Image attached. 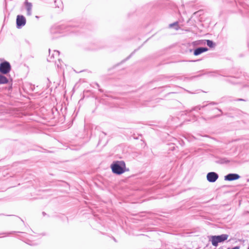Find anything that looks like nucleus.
<instances>
[{
  "label": "nucleus",
  "instance_id": "5",
  "mask_svg": "<svg viewBox=\"0 0 249 249\" xmlns=\"http://www.w3.org/2000/svg\"><path fill=\"white\" fill-rule=\"evenodd\" d=\"M218 178V175L215 172H210L207 175V179L210 182H215Z\"/></svg>",
  "mask_w": 249,
  "mask_h": 249
},
{
  "label": "nucleus",
  "instance_id": "4",
  "mask_svg": "<svg viewBox=\"0 0 249 249\" xmlns=\"http://www.w3.org/2000/svg\"><path fill=\"white\" fill-rule=\"evenodd\" d=\"M26 19L23 16L18 15L17 17L16 23L17 28H19L26 24Z\"/></svg>",
  "mask_w": 249,
  "mask_h": 249
},
{
  "label": "nucleus",
  "instance_id": "10",
  "mask_svg": "<svg viewBox=\"0 0 249 249\" xmlns=\"http://www.w3.org/2000/svg\"><path fill=\"white\" fill-rule=\"evenodd\" d=\"M174 26H176L175 29H176V30H178L179 27H178V23L177 22H174V23L170 24L169 25V27L170 28H172V27H173Z\"/></svg>",
  "mask_w": 249,
  "mask_h": 249
},
{
  "label": "nucleus",
  "instance_id": "6",
  "mask_svg": "<svg viewBox=\"0 0 249 249\" xmlns=\"http://www.w3.org/2000/svg\"><path fill=\"white\" fill-rule=\"evenodd\" d=\"M240 178V176L236 174H229L225 176L224 179L225 180L232 181L237 180Z\"/></svg>",
  "mask_w": 249,
  "mask_h": 249
},
{
  "label": "nucleus",
  "instance_id": "7",
  "mask_svg": "<svg viewBox=\"0 0 249 249\" xmlns=\"http://www.w3.org/2000/svg\"><path fill=\"white\" fill-rule=\"evenodd\" d=\"M25 6L26 9L27 10V15L28 16H31L32 15V4L31 3L26 1L25 2Z\"/></svg>",
  "mask_w": 249,
  "mask_h": 249
},
{
  "label": "nucleus",
  "instance_id": "3",
  "mask_svg": "<svg viewBox=\"0 0 249 249\" xmlns=\"http://www.w3.org/2000/svg\"><path fill=\"white\" fill-rule=\"evenodd\" d=\"M11 70V66L8 62L5 61L0 64V72L3 74L8 73Z\"/></svg>",
  "mask_w": 249,
  "mask_h": 249
},
{
  "label": "nucleus",
  "instance_id": "1",
  "mask_svg": "<svg viewBox=\"0 0 249 249\" xmlns=\"http://www.w3.org/2000/svg\"><path fill=\"white\" fill-rule=\"evenodd\" d=\"M110 167L112 172L117 175L122 174L126 171L125 163L123 160H118L113 162L111 164Z\"/></svg>",
  "mask_w": 249,
  "mask_h": 249
},
{
  "label": "nucleus",
  "instance_id": "9",
  "mask_svg": "<svg viewBox=\"0 0 249 249\" xmlns=\"http://www.w3.org/2000/svg\"><path fill=\"white\" fill-rule=\"evenodd\" d=\"M8 82V79L5 76L0 74V84H6Z\"/></svg>",
  "mask_w": 249,
  "mask_h": 249
},
{
  "label": "nucleus",
  "instance_id": "12",
  "mask_svg": "<svg viewBox=\"0 0 249 249\" xmlns=\"http://www.w3.org/2000/svg\"><path fill=\"white\" fill-rule=\"evenodd\" d=\"M231 249H240V248L238 246H236V247H235Z\"/></svg>",
  "mask_w": 249,
  "mask_h": 249
},
{
  "label": "nucleus",
  "instance_id": "11",
  "mask_svg": "<svg viewBox=\"0 0 249 249\" xmlns=\"http://www.w3.org/2000/svg\"><path fill=\"white\" fill-rule=\"evenodd\" d=\"M207 45L211 48L214 47V44L213 42L210 40H207Z\"/></svg>",
  "mask_w": 249,
  "mask_h": 249
},
{
  "label": "nucleus",
  "instance_id": "8",
  "mask_svg": "<svg viewBox=\"0 0 249 249\" xmlns=\"http://www.w3.org/2000/svg\"><path fill=\"white\" fill-rule=\"evenodd\" d=\"M207 50L208 49L206 48H198L195 50L194 54L195 55H198Z\"/></svg>",
  "mask_w": 249,
  "mask_h": 249
},
{
  "label": "nucleus",
  "instance_id": "13",
  "mask_svg": "<svg viewBox=\"0 0 249 249\" xmlns=\"http://www.w3.org/2000/svg\"><path fill=\"white\" fill-rule=\"evenodd\" d=\"M54 52L57 54V55H59V52L58 51H55Z\"/></svg>",
  "mask_w": 249,
  "mask_h": 249
},
{
  "label": "nucleus",
  "instance_id": "2",
  "mask_svg": "<svg viewBox=\"0 0 249 249\" xmlns=\"http://www.w3.org/2000/svg\"><path fill=\"white\" fill-rule=\"evenodd\" d=\"M229 237L228 234H223L217 236H212L211 237V241L212 245L214 247H217L218 243L222 242L226 240Z\"/></svg>",
  "mask_w": 249,
  "mask_h": 249
}]
</instances>
